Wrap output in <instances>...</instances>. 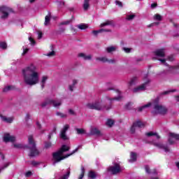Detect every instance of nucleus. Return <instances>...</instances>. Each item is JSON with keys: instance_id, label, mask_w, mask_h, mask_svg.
Wrapping results in <instances>:
<instances>
[{"instance_id": "obj_1", "label": "nucleus", "mask_w": 179, "mask_h": 179, "mask_svg": "<svg viewBox=\"0 0 179 179\" xmlns=\"http://www.w3.org/2000/svg\"><path fill=\"white\" fill-rule=\"evenodd\" d=\"M24 83L28 86H34L40 82V71L37 66L30 64L22 70Z\"/></svg>"}, {"instance_id": "obj_2", "label": "nucleus", "mask_w": 179, "mask_h": 179, "mask_svg": "<svg viewBox=\"0 0 179 179\" xmlns=\"http://www.w3.org/2000/svg\"><path fill=\"white\" fill-rule=\"evenodd\" d=\"M152 105L153 106L152 114H162V115H164V114L167 113V108L160 103L159 99H156L152 101V103L149 102L147 104L139 107L138 108V111H143L145 108H149V107H150Z\"/></svg>"}, {"instance_id": "obj_3", "label": "nucleus", "mask_w": 179, "mask_h": 179, "mask_svg": "<svg viewBox=\"0 0 179 179\" xmlns=\"http://www.w3.org/2000/svg\"><path fill=\"white\" fill-rule=\"evenodd\" d=\"M79 148L80 146H78L77 148H76L74 150L72 151L71 153L68 154L65 156H62L65 152H68L71 148L66 145H63L62 148L59 150V151L53 153V164L55 165L56 163H59L61 160H64V159H66L67 157H69V156H72V155H75L78 150H79Z\"/></svg>"}, {"instance_id": "obj_4", "label": "nucleus", "mask_w": 179, "mask_h": 179, "mask_svg": "<svg viewBox=\"0 0 179 179\" xmlns=\"http://www.w3.org/2000/svg\"><path fill=\"white\" fill-rule=\"evenodd\" d=\"M28 142L29 145V157H36L40 155V151L36 148V142H34V139L33 138V136H29L28 137Z\"/></svg>"}, {"instance_id": "obj_5", "label": "nucleus", "mask_w": 179, "mask_h": 179, "mask_svg": "<svg viewBox=\"0 0 179 179\" xmlns=\"http://www.w3.org/2000/svg\"><path fill=\"white\" fill-rule=\"evenodd\" d=\"M87 108H90V110H97L98 111L102 110H110L112 108L111 104L108 106H104L100 102L90 103L87 104Z\"/></svg>"}, {"instance_id": "obj_6", "label": "nucleus", "mask_w": 179, "mask_h": 179, "mask_svg": "<svg viewBox=\"0 0 179 179\" xmlns=\"http://www.w3.org/2000/svg\"><path fill=\"white\" fill-rule=\"evenodd\" d=\"M144 83L141 85L135 87L133 90V93H139L141 92H143V90H146V87H148V85L150 83V80L148 78V74L145 75L143 77Z\"/></svg>"}, {"instance_id": "obj_7", "label": "nucleus", "mask_w": 179, "mask_h": 179, "mask_svg": "<svg viewBox=\"0 0 179 179\" xmlns=\"http://www.w3.org/2000/svg\"><path fill=\"white\" fill-rule=\"evenodd\" d=\"M10 13H13V10H12V8L6 6L0 7L1 19H8Z\"/></svg>"}, {"instance_id": "obj_8", "label": "nucleus", "mask_w": 179, "mask_h": 179, "mask_svg": "<svg viewBox=\"0 0 179 179\" xmlns=\"http://www.w3.org/2000/svg\"><path fill=\"white\" fill-rule=\"evenodd\" d=\"M176 141H179V134L175 133H169L168 136V143L169 145H174Z\"/></svg>"}, {"instance_id": "obj_9", "label": "nucleus", "mask_w": 179, "mask_h": 179, "mask_svg": "<svg viewBox=\"0 0 179 179\" xmlns=\"http://www.w3.org/2000/svg\"><path fill=\"white\" fill-rule=\"evenodd\" d=\"M108 170V171H110L112 174H118V173L122 171V168H121L118 164H115L114 166H110Z\"/></svg>"}, {"instance_id": "obj_10", "label": "nucleus", "mask_w": 179, "mask_h": 179, "mask_svg": "<svg viewBox=\"0 0 179 179\" xmlns=\"http://www.w3.org/2000/svg\"><path fill=\"white\" fill-rule=\"evenodd\" d=\"M68 129H69V124H66L60 131L59 136L64 141H66L68 139V136H66V131Z\"/></svg>"}, {"instance_id": "obj_11", "label": "nucleus", "mask_w": 179, "mask_h": 179, "mask_svg": "<svg viewBox=\"0 0 179 179\" xmlns=\"http://www.w3.org/2000/svg\"><path fill=\"white\" fill-rule=\"evenodd\" d=\"M152 145H154V146H156V148H158V149H162L166 153L170 152V148H169V146L164 145L161 143L152 142Z\"/></svg>"}, {"instance_id": "obj_12", "label": "nucleus", "mask_w": 179, "mask_h": 179, "mask_svg": "<svg viewBox=\"0 0 179 179\" xmlns=\"http://www.w3.org/2000/svg\"><path fill=\"white\" fill-rule=\"evenodd\" d=\"M96 61H100L101 62H108V64H115V62H117L116 59H108L106 57H96Z\"/></svg>"}, {"instance_id": "obj_13", "label": "nucleus", "mask_w": 179, "mask_h": 179, "mask_svg": "<svg viewBox=\"0 0 179 179\" xmlns=\"http://www.w3.org/2000/svg\"><path fill=\"white\" fill-rule=\"evenodd\" d=\"M0 117L3 122H6L7 124H12L13 122V120H15V117H6L3 115H1Z\"/></svg>"}, {"instance_id": "obj_14", "label": "nucleus", "mask_w": 179, "mask_h": 179, "mask_svg": "<svg viewBox=\"0 0 179 179\" xmlns=\"http://www.w3.org/2000/svg\"><path fill=\"white\" fill-rule=\"evenodd\" d=\"M3 141L4 142H15L16 137L10 136L8 133H6L3 136Z\"/></svg>"}, {"instance_id": "obj_15", "label": "nucleus", "mask_w": 179, "mask_h": 179, "mask_svg": "<svg viewBox=\"0 0 179 179\" xmlns=\"http://www.w3.org/2000/svg\"><path fill=\"white\" fill-rule=\"evenodd\" d=\"M116 92L117 93L118 96L117 97H114V98H109L108 97V101H109V103H113V101H121V100H122V96H121V92H120L119 90H117Z\"/></svg>"}, {"instance_id": "obj_16", "label": "nucleus", "mask_w": 179, "mask_h": 179, "mask_svg": "<svg viewBox=\"0 0 179 179\" xmlns=\"http://www.w3.org/2000/svg\"><path fill=\"white\" fill-rule=\"evenodd\" d=\"M50 104L55 108H58L62 104V101L61 99H51Z\"/></svg>"}, {"instance_id": "obj_17", "label": "nucleus", "mask_w": 179, "mask_h": 179, "mask_svg": "<svg viewBox=\"0 0 179 179\" xmlns=\"http://www.w3.org/2000/svg\"><path fill=\"white\" fill-rule=\"evenodd\" d=\"M155 55L156 57H159L161 58H163L166 57V52L164 51V49H158L155 52H154Z\"/></svg>"}, {"instance_id": "obj_18", "label": "nucleus", "mask_w": 179, "mask_h": 179, "mask_svg": "<svg viewBox=\"0 0 179 179\" xmlns=\"http://www.w3.org/2000/svg\"><path fill=\"white\" fill-rule=\"evenodd\" d=\"M78 57L79 58H83V59H85V61H90V59H92L91 55H86L85 53H79Z\"/></svg>"}, {"instance_id": "obj_19", "label": "nucleus", "mask_w": 179, "mask_h": 179, "mask_svg": "<svg viewBox=\"0 0 179 179\" xmlns=\"http://www.w3.org/2000/svg\"><path fill=\"white\" fill-rule=\"evenodd\" d=\"M78 83V80H73L72 81V84H70L68 87V90L70 91V92H73L76 86V84Z\"/></svg>"}, {"instance_id": "obj_20", "label": "nucleus", "mask_w": 179, "mask_h": 179, "mask_svg": "<svg viewBox=\"0 0 179 179\" xmlns=\"http://www.w3.org/2000/svg\"><path fill=\"white\" fill-rule=\"evenodd\" d=\"M47 80H48V76H43L41 81V86L42 89H44V87H45V83H47Z\"/></svg>"}, {"instance_id": "obj_21", "label": "nucleus", "mask_w": 179, "mask_h": 179, "mask_svg": "<svg viewBox=\"0 0 179 179\" xmlns=\"http://www.w3.org/2000/svg\"><path fill=\"white\" fill-rule=\"evenodd\" d=\"M106 50L108 53L114 52L115 51H117V50H118V46L117 45L109 46L106 48Z\"/></svg>"}, {"instance_id": "obj_22", "label": "nucleus", "mask_w": 179, "mask_h": 179, "mask_svg": "<svg viewBox=\"0 0 179 179\" xmlns=\"http://www.w3.org/2000/svg\"><path fill=\"white\" fill-rule=\"evenodd\" d=\"M136 82H138V78L133 77L128 83L129 89H131V86L136 85Z\"/></svg>"}, {"instance_id": "obj_23", "label": "nucleus", "mask_w": 179, "mask_h": 179, "mask_svg": "<svg viewBox=\"0 0 179 179\" xmlns=\"http://www.w3.org/2000/svg\"><path fill=\"white\" fill-rule=\"evenodd\" d=\"M106 26H114V22L113 20H107L100 24V27H104Z\"/></svg>"}, {"instance_id": "obj_24", "label": "nucleus", "mask_w": 179, "mask_h": 179, "mask_svg": "<svg viewBox=\"0 0 179 179\" xmlns=\"http://www.w3.org/2000/svg\"><path fill=\"white\" fill-rule=\"evenodd\" d=\"M90 134L97 135L98 136H100L101 135V133L97 129V128H92L90 130Z\"/></svg>"}, {"instance_id": "obj_25", "label": "nucleus", "mask_w": 179, "mask_h": 179, "mask_svg": "<svg viewBox=\"0 0 179 179\" xmlns=\"http://www.w3.org/2000/svg\"><path fill=\"white\" fill-rule=\"evenodd\" d=\"M10 90H15V86H13V85H7L3 89V92L4 93H8V92H10Z\"/></svg>"}, {"instance_id": "obj_26", "label": "nucleus", "mask_w": 179, "mask_h": 179, "mask_svg": "<svg viewBox=\"0 0 179 179\" xmlns=\"http://www.w3.org/2000/svg\"><path fill=\"white\" fill-rule=\"evenodd\" d=\"M13 146L15 149H24V148H26V146L24 145H23L22 143H13Z\"/></svg>"}, {"instance_id": "obj_27", "label": "nucleus", "mask_w": 179, "mask_h": 179, "mask_svg": "<svg viewBox=\"0 0 179 179\" xmlns=\"http://www.w3.org/2000/svg\"><path fill=\"white\" fill-rule=\"evenodd\" d=\"M129 163H134V162H136V153L131 152L130 159H129Z\"/></svg>"}, {"instance_id": "obj_28", "label": "nucleus", "mask_w": 179, "mask_h": 179, "mask_svg": "<svg viewBox=\"0 0 179 179\" xmlns=\"http://www.w3.org/2000/svg\"><path fill=\"white\" fill-rule=\"evenodd\" d=\"M51 20V14L48 13V15H47L45 17V22H44V25L45 26H48L50 24V22Z\"/></svg>"}, {"instance_id": "obj_29", "label": "nucleus", "mask_w": 179, "mask_h": 179, "mask_svg": "<svg viewBox=\"0 0 179 179\" xmlns=\"http://www.w3.org/2000/svg\"><path fill=\"white\" fill-rule=\"evenodd\" d=\"M78 29L80 30H86V29H89V24H80L77 25Z\"/></svg>"}, {"instance_id": "obj_30", "label": "nucleus", "mask_w": 179, "mask_h": 179, "mask_svg": "<svg viewBox=\"0 0 179 179\" xmlns=\"http://www.w3.org/2000/svg\"><path fill=\"white\" fill-rule=\"evenodd\" d=\"M133 124H134V127L136 128H143V127H145V123L141 122V121H137L136 122H134Z\"/></svg>"}, {"instance_id": "obj_31", "label": "nucleus", "mask_w": 179, "mask_h": 179, "mask_svg": "<svg viewBox=\"0 0 179 179\" xmlns=\"http://www.w3.org/2000/svg\"><path fill=\"white\" fill-rule=\"evenodd\" d=\"M136 16V15H135V13L127 14L126 15V20H129V21L134 20V19H135Z\"/></svg>"}, {"instance_id": "obj_32", "label": "nucleus", "mask_w": 179, "mask_h": 179, "mask_svg": "<svg viewBox=\"0 0 179 179\" xmlns=\"http://www.w3.org/2000/svg\"><path fill=\"white\" fill-rule=\"evenodd\" d=\"M50 104H51V99H48L43 102L41 106V107H47V106H50Z\"/></svg>"}, {"instance_id": "obj_33", "label": "nucleus", "mask_w": 179, "mask_h": 179, "mask_svg": "<svg viewBox=\"0 0 179 179\" xmlns=\"http://www.w3.org/2000/svg\"><path fill=\"white\" fill-rule=\"evenodd\" d=\"M146 136H156L157 139H160V136L159 135H157V133H155L153 131L146 133Z\"/></svg>"}, {"instance_id": "obj_34", "label": "nucleus", "mask_w": 179, "mask_h": 179, "mask_svg": "<svg viewBox=\"0 0 179 179\" xmlns=\"http://www.w3.org/2000/svg\"><path fill=\"white\" fill-rule=\"evenodd\" d=\"M90 1L89 0H85L84 1V4H83V9L84 10H87L89 9V6L90 5L89 4Z\"/></svg>"}, {"instance_id": "obj_35", "label": "nucleus", "mask_w": 179, "mask_h": 179, "mask_svg": "<svg viewBox=\"0 0 179 179\" xmlns=\"http://www.w3.org/2000/svg\"><path fill=\"white\" fill-rule=\"evenodd\" d=\"M179 69L178 66H169V72H177Z\"/></svg>"}, {"instance_id": "obj_36", "label": "nucleus", "mask_w": 179, "mask_h": 179, "mask_svg": "<svg viewBox=\"0 0 179 179\" xmlns=\"http://www.w3.org/2000/svg\"><path fill=\"white\" fill-rule=\"evenodd\" d=\"M88 177H90V178L94 179L97 177V174H96L93 171H91L88 173Z\"/></svg>"}, {"instance_id": "obj_37", "label": "nucleus", "mask_w": 179, "mask_h": 179, "mask_svg": "<svg viewBox=\"0 0 179 179\" xmlns=\"http://www.w3.org/2000/svg\"><path fill=\"white\" fill-rule=\"evenodd\" d=\"M0 48H1V50H6V48H8V45L6 42L0 41Z\"/></svg>"}, {"instance_id": "obj_38", "label": "nucleus", "mask_w": 179, "mask_h": 179, "mask_svg": "<svg viewBox=\"0 0 179 179\" xmlns=\"http://www.w3.org/2000/svg\"><path fill=\"white\" fill-rule=\"evenodd\" d=\"M106 125L110 127H113V125H114V120L111 119L108 120L106 122Z\"/></svg>"}, {"instance_id": "obj_39", "label": "nucleus", "mask_w": 179, "mask_h": 179, "mask_svg": "<svg viewBox=\"0 0 179 179\" xmlns=\"http://www.w3.org/2000/svg\"><path fill=\"white\" fill-rule=\"evenodd\" d=\"M83 177H85V167L81 166V174L80 175L78 179H83Z\"/></svg>"}, {"instance_id": "obj_40", "label": "nucleus", "mask_w": 179, "mask_h": 179, "mask_svg": "<svg viewBox=\"0 0 179 179\" xmlns=\"http://www.w3.org/2000/svg\"><path fill=\"white\" fill-rule=\"evenodd\" d=\"M153 18H154V20H159V21H160V20H162V15H160V14H155L154 15Z\"/></svg>"}, {"instance_id": "obj_41", "label": "nucleus", "mask_w": 179, "mask_h": 179, "mask_svg": "<svg viewBox=\"0 0 179 179\" xmlns=\"http://www.w3.org/2000/svg\"><path fill=\"white\" fill-rule=\"evenodd\" d=\"M76 131H77V134L78 135H82L83 134H85V129H76Z\"/></svg>"}, {"instance_id": "obj_42", "label": "nucleus", "mask_w": 179, "mask_h": 179, "mask_svg": "<svg viewBox=\"0 0 179 179\" xmlns=\"http://www.w3.org/2000/svg\"><path fill=\"white\" fill-rule=\"evenodd\" d=\"M22 49H23V52L22 55H26V54L29 52V48L23 46Z\"/></svg>"}, {"instance_id": "obj_43", "label": "nucleus", "mask_w": 179, "mask_h": 179, "mask_svg": "<svg viewBox=\"0 0 179 179\" xmlns=\"http://www.w3.org/2000/svg\"><path fill=\"white\" fill-rule=\"evenodd\" d=\"M122 50L124 51V52L129 54L131 51H132V48H122Z\"/></svg>"}, {"instance_id": "obj_44", "label": "nucleus", "mask_w": 179, "mask_h": 179, "mask_svg": "<svg viewBox=\"0 0 179 179\" xmlns=\"http://www.w3.org/2000/svg\"><path fill=\"white\" fill-rule=\"evenodd\" d=\"M51 146H52V144L51 143V142H45V149H50V148H51Z\"/></svg>"}, {"instance_id": "obj_45", "label": "nucleus", "mask_w": 179, "mask_h": 179, "mask_svg": "<svg viewBox=\"0 0 179 179\" xmlns=\"http://www.w3.org/2000/svg\"><path fill=\"white\" fill-rule=\"evenodd\" d=\"M56 115L60 117L61 118H66V115L60 112H57Z\"/></svg>"}, {"instance_id": "obj_46", "label": "nucleus", "mask_w": 179, "mask_h": 179, "mask_svg": "<svg viewBox=\"0 0 179 179\" xmlns=\"http://www.w3.org/2000/svg\"><path fill=\"white\" fill-rule=\"evenodd\" d=\"M46 57H54V55H55V51L52 50L51 52L47 53Z\"/></svg>"}, {"instance_id": "obj_47", "label": "nucleus", "mask_w": 179, "mask_h": 179, "mask_svg": "<svg viewBox=\"0 0 179 179\" xmlns=\"http://www.w3.org/2000/svg\"><path fill=\"white\" fill-rule=\"evenodd\" d=\"M103 29H99V30H97V31H92V34L94 35V36H97V34L99 33H103Z\"/></svg>"}, {"instance_id": "obj_48", "label": "nucleus", "mask_w": 179, "mask_h": 179, "mask_svg": "<svg viewBox=\"0 0 179 179\" xmlns=\"http://www.w3.org/2000/svg\"><path fill=\"white\" fill-rule=\"evenodd\" d=\"M115 3L117 6H120V8H122V6H122V2H121L120 1L117 0V1H115Z\"/></svg>"}, {"instance_id": "obj_49", "label": "nucleus", "mask_w": 179, "mask_h": 179, "mask_svg": "<svg viewBox=\"0 0 179 179\" xmlns=\"http://www.w3.org/2000/svg\"><path fill=\"white\" fill-rule=\"evenodd\" d=\"M57 134V128H54L52 132H51L49 135H48V139H51V137L52 136V134Z\"/></svg>"}, {"instance_id": "obj_50", "label": "nucleus", "mask_w": 179, "mask_h": 179, "mask_svg": "<svg viewBox=\"0 0 179 179\" xmlns=\"http://www.w3.org/2000/svg\"><path fill=\"white\" fill-rule=\"evenodd\" d=\"M135 129H136V127H135V125L133 124V125L131 127V134H135Z\"/></svg>"}, {"instance_id": "obj_51", "label": "nucleus", "mask_w": 179, "mask_h": 179, "mask_svg": "<svg viewBox=\"0 0 179 179\" xmlns=\"http://www.w3.org/2000/svg\"><path fill=\"white\" fill-rule=\"evenodd\" d=\"M145 170L148 174H150V169L149 168V166L146 165L145 166Z\"/></svg>"}, {"instance_id": "obj_52", "label": "nucleus", "mask_w": 179, "mask_h": 179, "mask_svg": "<svg viewBox=\"0 0 179 179\" xmlns=\"http://www.w3.org/2000/svg\"><path fill=\"white\" fill-rule=\"evenodd\" d=\"M158 24H159V22H153L148 25V27H153V26H158Z\"/></svg>"}, {"instance_id": "obj_53", "label": "nucleus", "mask_w": 179, "mask_h": 179, "mask_svg": "<svg viewBox=\"0 0 179 179\" xmlns=\"http://www.w3.org/2000/svg\"><path fill=\"white\" fill-rule=\"evenodd\" d=\"M70 23H71V20H66V21L61 22V24L62 25H67V24H69Z\"/></svg>"}, {"instance_id": "obj_54", "label": "nucleus", "mask_w": 179, "mask_h": 179, "mask_svg": "<svg viewBox=\"0 0 179 179\" xmlns=\"http://www.w3.org/2000/svg\"><path fill=\"white\" fill-rule=\"evenodd\" d=\"M31 164L32 166H38V164H40V162H36V161H32V162H31Z\"/></svg>"}, {"instance_id": "obj_55", "label": "nucleus", "mask_w": 179, "mask_h": 179, "mask_svg": "<svg viewBox=\"0 0 179 179\" xmlns=\"http://www.w3.org/2000/svg\"><path fill=\"white\" fill-rule=\"evenodd\" d=\"M159 61H160V62H162L164 65H167V64H166V59H158Z\"/></svg>"}, {"instance_id": "obj_56", "label": "nucleus", "mask_w": 179, "mask_h": 179, "mask_svg": "<svg viewBox=\"0 0 179 179\" xmlns=\"http://www.w3.org/2000/svg\"><path fill=\"white\" fill-rule=\"evenodd\" d=\"M9 164H10V163H6L3 168L0 169V173L2 170H3V169H6V167H8Z\"/></svg>"}, {"instance_id": "obj_57", "label": "nucleus", "mask_w": 179, "mask_h": 179, "mask_svg": "<svg viewBox=\"0 0 179 179\" xmlns=\"http://www.w3.org/2000/svg\"><path fill=\"white\" fill-rule=\"evenodd\" d=\"M43 37V33L41 31L38 32V38L40 40Z\"/></svg>"}, {"instance_id": "obj_58", "label": "nucleus", "mask_w": 179, "mask_h": 179, "mask_svg": "<svg viewBox=\"0 0 179 179\" xmlns=\"http://www.w3.org/2000/svg\"><path fill=\"white\" fill-rule=\"evenodd\" d=\"M167 60H168V61L173 62V61H174V57H173V56H169V57L167 58Z\"/></svg>"}, {"instance_id": "obj_59", "label": "nucleus", "mask_w": 179, "mask_h": 179, "mask_svg": "<svg viewBox=\"0 0 179 179\" xmlns=\"http://www.w3.org/2000/svg\"><path fill=\"white\" fill-rule=\"evenodd\" d=\"M131 106H132V103H129L126 105V108H127V110H131V108H129Z\"/></svg>"}, {"instance_id": "obj_60", "label": "nucleus", "mask_w": 179, "mask_h": 179, "mask_svg": "<svg viewBox=\"0 0 179 179\" xmlns=\"http://www.w3.org/2000/svg\"><path fill=\"white\" fill-rule=\"evenodd\" d=\"M30 120V115L29 114H27L25 116V121H29Z\"/></svg>"}, {"instance_id": "obj_61", "label": "nucleus", "mask_w": 179, "mask_h": 179, "mask_svg": "<svg viewBox=\"0 0 179 179\" xmlns=\"http://www.w3.org/2000/svg\"><path fill=\"white\" fill-rule=\"evenodd\" d=\"M69 114H71V115H75V111H73V110H72V109H69Z\"/></svg>"}, {"instance_id": "obj_62", "label": "nucleus", "mask_w": 179, "mask_h": 179, "mask_svg": "<svg viewBox=\"0 0 179 179\" xmlns=\"http://www.w3.org/2000/svg\"><path fill=\"white\" fill-rule=\"evenodd\" d=\"M26 177H30L31 176V171H28L25 174Z\"/></svg>"}, {"instance_id": "obj_63", "label": "nucleus", "mask_w": 179, "mask_h": 179, "mask_svg": "<svg viewBox=\"0 0 179 179\" xmlns=\"http://www.w3.org/2000/svg\"><path fill=\"white\" fill-rule=\"evenodd\" d=\"M156 6H157V3H156L151 4V8L152 9H155V8H156Z\"/></svg>"}, {"instance_id": "obj_64", "label": "nucleus", "mask_w": 179, "mask_h": 179, "mask_svg": "<svg viewBox=\"0 0 179 179\" xmlns=\"http://www.w3.org/2000/svg\"><path fill=\"white\" fill-rule=\"evenodd\" d=\"M29 41L31 43V44H34V40L33 39V38H31V37H29Z\"/></svg>"}]
</instances>
